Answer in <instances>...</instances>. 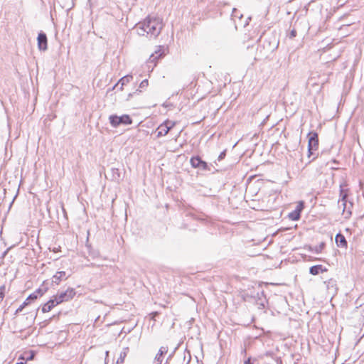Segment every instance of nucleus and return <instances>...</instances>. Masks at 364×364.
I'll use <instances>...</instances> for the list:
<instances>
[{
	"label": "nucleus",
	"instance_id": "9b49d317",
	"mask_svg": "<svg viewBox=\"0 0 364 364\" xmlns=\"http://www.w3.org/2000/svg\"><path fill=\"white\" fill-rule=\"evenodd\" d=\"M157 131H158L157 136L161 137V136H166L168 133L169 128L168 127H166V124H161L158 127Z\"/></svg>",
	"mask_w": 364,
	"mask_h": 364
},
{
	"label": "nucleus",
	"instance_id": "7ed1b4c3",
	"mask_svg": "<svg viewBox=\"0 0 364 364\" xmlns=\"http://www.w3.org/2000/svg\"><path fill=\"white\" fill-rule=\"evenodd\" d=\"M109 123L113 127H117L120 124L128 125L131 124L132 122V119L127 114H124L122 116H117V115H111L109 117Z\"/></svg>",
	"mask_w": 364,
	"mask_h": 364
},
{
	"label": "nucleus",
	"instance_id": "b1692460",
	"mask_svg": "<svg viewBox=\"0 0 364 364\" xmlns=\"http://www.w3.org/2000/svg\"><path fill=\"white\" fill-rule=\"evenodd\" d=\"M296 36V30L293 29V30L290 32L289 38H294Z\"/></svg>",
	"mask_w": 364,
	"mask_h": 364
},
{
	"label": "nucleus",
	"instance_id": "bb28decb",
	"mask_svg": "<svg viewBox=\"0 0 364 364\" xmlns=\"http://www.w3.org/2000/svg\"><path fill=\"white\" fill-rule=\"evenodd\" d=\"M225 151H223V152L220 154V156H219V157H218V159H219V160L223 159L225 157Z\"/></svg>",
	"mask_w": 364,
	"mask_h": 364
},
{
	"label": "nucleus",
	"instance_id": "2eb2a0df",
	"mask_svg": "<svg viewBox=\"0 0 364 364\" xmlns=\"http://www.w3.org/2000/svg\"><path fill=\"white\" fill-rule=\"evenodd\" d=\"M128 352H129L128 347L123 348L122 351L120 353L119 357L118 358V359L117 360V364H122L124 362Z\"/></svg>",
	"mask_w": 364,
	"mask_h": 364
},
{
	"label": "nucleus",
	"instance_id": "cd10ccee",
	"mask_svg": "<svg viewBox=\"0 0 364 364\" xmlns=\"http://www.w3.org/2000/svg\"><path fill=\"white\" fill-rule=\"evenodd\" d=\"M244 364H252L250 358H248Z\"/></svg>",
	"mask_w": 364,
	"mask_h": 364
},
{
	"label": "nucleus",
	"instance_id": "aec40b11",
	"mask_svg": "<svg viewBox=\"0 0 364 364\" xmlns=\"http://www.w3.org/2000/svg\"><path fill=\"white\" fill-rule=\"evenodd\" d=\"M28 301L26 300V301H24V302H23V304H21V306H20L17 309H16V314H18V313L21 312V311L23 310V309L26 305H28Z\"/></svg>",
	"mask_w": 364,
	"mask_h": 364
},
{
	"label": "nucleus",
	"instance_id": "4468645a",
	"mask_svg": "<svg viewBox=\"0 0 364 364\" xmlns=\"http://www.w3.org/2000/svg\"><path fill=\"white\" fill-rule=\"evenodd\" d=\"M168 351V348L166 346H161L159 349V351L158 353V354H156V357H155V360L157 361V364H160L161 363V357L164 355V354H166Z\"/></svg>",
	"mask_w": 364,
	"mask_h": 364
},
{
	"label": "nucleus",
	"instance_id": "6ab92c4d",
	"mask_svg": "<svg viewBox=\"0 0 364 364\" xmlns=\"http://www.w3.org/2000/svg\"><path fill=\"white\" fill-rule=\"evenodd\" d=\"M169 128V131L176 125V122L170 120H166L164 123Z\"/></svg>",
	"mask_w": 364,
	"mask_h": 364
},
{
	"label": "nucleus",
	"instance_id": "39448f33",
	"mask_svg": "<svg viewBox=\"0 0 364 364\" xmlns=\"http://www.w3.org/2000/svg\"><path fill=\"white\" fill-rule=\"evenodd\" d=\"M309 136V143H308V150H309V156L313 154V151L316 150L318 146V134L316 132H310L308 135Z\"/></svg>",
	"mask_w": 364,
	"mask_h": 364
},
{
	"label": "nucleus",
	"instance_id": "1a4fd4ad",
	"mask_svg": "<svg viewBox=\"0 0 364 364\" xmlns=\"http://www.w3.org/2000/svg\"><path fill=\"white\" fill-rule=\"evenodd\" d=\"M55 301L56 299H55V297L50 300H49L46 304H45L43 305V306L42 307V311L43 313H46V312H49L50 311H51V309L55 306L56 305H58V304H57Z\"/></svg>",
	"mask_w": 364,
	"mask_h": 364
},
{
	"label": "nucleus",
	"instance_id": "7c9ffc66",
	"mask_svg": "<svg viewBox=\"0 0 364 364\" xmlns=\"http://www.w3.org/2000/svg\"><path fill=\"white\" fill-rule=\"evenodd\" d=\"M33 357V355H31V356H29V358L27 359V360H31Z\"/></svg>",
	"mask_w": 364,
	"mask_h": 364
},
{
	"label": "nucleus",
	"instance_id": "4be33fe9",
	"mask_svg": "<svg viewBox=\"0 0 364 364\" xmlns=\"http://www.w3.org/2000/svg\"><path fill=\"white\" fill-rule=\"evenodd\" d=\"M327 284V288L329 289L330 287H333L335 286V281L333 279H329L328 282H325Z\"/></svg>",
	"mask_w": 364,
	"mask_h": 364
},
{
	"label": "nucleus",
	"instance_id": "5701e85b",
	"mask_svg": "<svg viewBox=\"0 0 364 364\" xmlns=\"http://www.w3.org/2000/svg\"><path fill=\"white\" fill-rule=\"evenodd\" d=\"M148 80H144L141 83H140V85H139V87L141 88H144L148 86Z\"/></svg>",
	"mask_w": 364,
	"mask_h": 364
},
{
	"label": "nucleus",
	"instance_id": "c756f323",
	"mask_svg": "<svg viewBox=\"0 0 364 364\" xmlns=\"http://www.w3.org/2000/svg\"><path fill=\"white\" fill-rule=\"evenodd\" d=\"M236 12H237V9H233L232 14L234 15V16H237V14H236Z\"/></svg>",
	"mask_w": 364,
	"mask_h": 364
},
{
	"label": "nucleus",
	"instance_id": "ddd939ff",
	"mask_svg": "<svg viewBox=\"0 0 364 364\" xmlns=\"http://www.w3.org/2000/svg\"><path fill=\"white\" fill-rule=\"evenodd\" d=\"M132 78L133 77L131 75H125L119 80L116 86H117L118 85H121L120 89L122 90L123 86L129 83L132 80Z\"/></svg>",
	"mask_w": 364,
	"mask_h": 364
},
{
	"label": "nucleus",
	"instance_id": "a878e982",
	"mask_svg": "<svg viewBox=\"0 0 364 364\" xmlns=\"http://www.w3.org/2000/svg\"><path fill=\"white\" fill-rule=\"evenodd\" d=\"M265 356H267V357H271V358H274V353H272V352H267L265 354H264Z\"/></svg>",
	"mask_w": 364,
	"mask_h": 364
},
{
	"label": "nucleus",
	"instance_id": "f3484780",
	"mask_svg": "<svg viewBox=\"0 0 364 364\" xmlns=\"http://www.w3.org/2000/svg\"><path fill=\"white\" fill-rule=\"evenodd\" d=\"M288 216L291 220H298L300 218L299 213L295 210L289 213Z\"/></svg>",
	"mask_w": 364,
	"mask_h": 364
},
{
	"label": "nucleus",
	"instance_id": "f8f14e48",
	"mask_svg": "<svg viewBox=\"0 0 364 364\" xmlns=\"http://www.w3.org/2000/svg\"><path fill=\"white\" fill-rule=\"evenodd\" d=\"M336 242L338 246L340 247H346L347 242L345 237L341 234H337L336 236Z\"/></svg>",
	"mask_w": 364,
	"mask_h": 364
},
{
	"label": "nucleus",
	"instance_id": "f03ea898",
	"mask_svg": "<svg viewBox=\"0 0 364 364\" xmlns=\"http://www.w3.org/2000/svg\"><path fill=\"white\" fill-rule=\"evenodd\" d=\"M341 200H338V204L339 208H342L343 215L345 218H349L352 214L351 208L353 203L348 202L347 194L343 193V190L341 189Z\"/></svg>",
	"mask_w": 364,
	"mask_h": 364
},
{
	"label": "nucleus",
	"instance_id": "473e14b6",
	"mask_svg": "<svg viewBox=\"0 0 364 364\" xmlns=\"http://www.w3.org/2000/svg\"><path fill=\"white\" fill-rule=\"evenodd\" d=\"M16 364H23V363H16Z\"/></svg>",
	"mask_w": 364,
	"mask_h": 364
},
{
	"label": "nucleus",
	"instance_id": "0eeeda50",
	"mask_svg": "<svg viewBox=\"0 0 364 364\" xmlns=\"http://www.w3.org/2000/svg\"><path fill=\"white\" fill-rule=\"evenodd\" d=\"M191 164L194 168H199L203 170H205L207 168L206 162L202 161L198 156L191 158Z\"/></svg>",
	"mask_w": 364,
	"mask_h": 364
},
{
	"label": "nucleus",
	"instance_id": "dca6fc26",
	"mask_svg": "<svg viewBox=\"0 0 364 364\" xmlns=\"http://www.w3.org/2000/svg\"><path fill=\"white\" fill-rule=\"evenodd\" d=\"M41 296L43 295V292L41 291V289H38L37 291H36L35 292H33V294H30L28 298L26 299V301H29V300H35L38 298V296Z\"/></svg>",
	"mask_w": 364,
	"mask_h": 364
},
{
	"label": "nucleus",
	"instance_id": "412c9836",
	"mask_svg": "<svg viewBox=\"0 0 364 364\" xmlns=\"http://www.w3.org/2000/svg\"><path fill=\"white\" fill-rule=\"evenodd\" d=\"M156 54H157V55H155V54H151L149 58V60L154 62L156 59L161 55V53L158 54V51H156Z\"/></svg>",
	"mask_w": 364,
	"mask_h": 364
},
{
	"label": "nucleus",
	"instance_id": "393cba45",
	"mask_svg": "<svg viewBox=\"0 0 364 364\" xmlns=\"http://www.w3.org/2000/svg\"><path fill=\"white\" fill-rule=\"evenodd\" d=\"M274 359L275 360V362H276L277 364H282V360L281 358L276 357V358H274Z\"/></svg>",
	"mask_w": 364,
	"mask_h": 364
},
{
	"label": "nucleus",
	"instance_id": "423d86ee",
	"mask_svg": "<svg viewBox=\"0 0 364 364\" xmlns=\"http://www.w3.org/2000/svg\"><path fill=\"white\" fill-rule=\"evenodd\" d=\"M38 48L40 50H46L48 48L47 36L44 33H40L38 36Z\"/></svg>",
	"mask_w": 364,
	"mask_h": 364
},
{
	"label": "nucleus",
	"instance_id": "f257e3e1",
	"mask_svg": "<svg viewBox=\"0 0 364 364\" xmlns=\"http://www.w3.org/2000/svg\"><path fill=\"white\" fill-rule=\"evenodd\" d=\"M163 28L162 20L159 18L148 16L144 21L135 26V30L139 36H150L156 37Z\"/></svg>",
	"mask_w": 364,
	"mask_h": 364
},
{
	"label": "nucleus",
	"instance_id": "c85d7f7f",
	"mask_svg": "<svg viewBox=\"0 0 364 364\" xmlns=\"http://www.w3.org/2000/svg\"><path fill=\"white\" fill-rule=\"evenodd\" d=\"M108 356H109V351H108V350H107V351L105 352V361H107V358ZM107 363V362H105V363Z\"/></svg>",
	"mask_w": 364,
	"mask_h": 364
},
{
	"label": "nucleus",
	"instance_id": "a211bd4d",
	"mask_svg": "<svg viewBox=\"0 0 364 364\" xmlns=\"http://www.w3.org/2000/svg\"><path fill=\"white\" fill-rule=\"evenodd\" d=\"M304 203L303 201H299L296 205V209L294 210L295 211H297L298 213H299V214L301 213V210H303L304 208Z\"/></svg>",
	"mask_w": 364,
	"mask_h": 364
},
{
	"label": "nucleus",
	"instance_id": "9d476101",
	"mask_svg": "<svg viewBox=\"0 0 364 364\" xmlns=\"http://www.w3.org/2000/svg\"><path fill=\"white\" fill-rule=\"evenodd\" d=\"M327 271V269L323 267L322 265L321 264H318V265H314V266H312L311 267H310L309 269V272L310 274H311L312 275H317L320 272H326Z\"/></svg>",
	"mask_w": 364,
	"mask_h": 364
},
{
	"label": "nucleus",
	"instance_id": "2f4dec72",
	"mask_svg": "<svg viewBox=\"0 0 364 364\" xmlns=\"http://www.w3.org/2000/svg\"><path fill=\"white\" fill-rule=\"evenodd\" d=\"M16 364H23V363H16Z\"/></svg>",
	"mask_w": 364,
	"mask_h": 364
},
{
	"label": "nucleus",
	"instance_id": "20e7f679",
	"mask_svg": "<svg viewBox=\"0 0 364 364\" xmlns=\"http://www.w3.org/2000/svg\"><path fill=\"white\" fill-rule=\"evenodd\" d=\"M75 295V290L73 288H68L65 291L61 292L54 297L57 301V304H60L64 301H68L72 299Z\"/></svg>",
	"mask_w": 364,
	"mask_h": 364
},
{
	"label": "nucleus",
	"instance_id": "6e6552de",
	"mask_svg": "<svg viewBox=\"0 0 364 364\" xmlns=\"http://www.w3.org/2000/svg\"><path fill=\"white\" fill-rule=\"evenodd\" d=\"M68 276L66 275V272L64 271L57 272L52 278V282L55 284H59L62 280H65Z\"/></svg>",
	"mask_w": 364,
	"mask_h": 364
}]
</instances>
